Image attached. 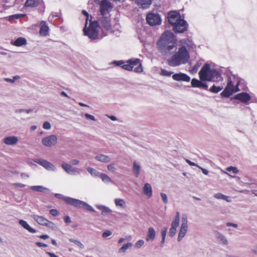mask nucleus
<instances>
[{
	"label": "nucleus",
	"mask_w": 257,
	"mask_h": 257,
	"mask_svg": "<svg viewBox=\"0 0 257 257\" xmlns=\"http://www.w3.org/2000/svg\"><path fill=\"white\" fill-rule=\"evenodd\" d=\"M157 47L159 52L165 56H169L177 49V42L174 34L170 31H165L159 39Z\"/></svg>",
	"instance_id": "nucleus-1"
},
{
	"label": "nucleus",
	"mask_w": 257,
	"mask_h": 257,
	"mask_svg": "<svg viewBox=\"0 0 257 257\" xmlns=\"http://www.w3.org/2000/svg\"><path fill=\"white\" fill-rule=\"evenodd\" d=\"M189 41L188 39H182L180 41V43L182 45L178 51L174 54L168 60V64L172 67H176L187 63L190 59L189 53L186 47L184 45L187 44Z\"/></svg>",
	"instance_id": "nucleus-2"
},
{
	"label": "nucleus",
	"mask_w": 257,
	"mask_h": 257,
	"mask_svg": "<svg viewBox=\"0 0 257 257\" xmlns=\"http://www.w3.org/2000/svg\"><path fill=\"white\" fill-rule=\"evenodd\" d=\"M201 81L217 82L222 80L220 73L215 68H211L210 65L205 63L199 72Z\"/></svg>",
	"instance_id": "nucleus-3"
},
{
	"label": "nucleus",
	"mask_w": 257,
	"mask_h": 257,
	"mask_svg": "<svg viewBox=\"0 0 257 257\" xmlns=\"http://www.w3.org/2000/svg\"><path fill=\"white\" fill-rule=\"evenodd\" d=\"M169 23L172 26L174 31L177 33H183L187 30L188 24L186 21L181 19L180 14L176 11L168 13Z\"/></svg>",
	"instance_id": "nucleus-4"
},
{
	"label": "nucleus",
	"mask_w": 257,
	"mask_h": 257,
	"mask_svg": "<svg viewBox=\"0 0 257 257\" xmlns=\"http://www.w3.org/2000/svg\"><path fill=\"white\" fill-rule=\"evenodd\" d=\"M87 22H85L83 28V33L85 36H87L91 40H96L101 38V34L99 33L100 27L96 21L89 20V26L87 28Z\"/></svg>",
	"instance_id": "nucleus-5"
},
{
	"label": "nucleus",
	"mask_w": 257,
	"mask_h": 257,
	"mask_svg": "<svg viewBox=\"0 0 257 257\" xmlns=\"http://www.w3.org/2000/svg\"><path fill=\"white\" fill-rule=\"evenodd\" d=\"M238 81L234 76L228 77L227 85L224 90L220 93L222 97H229L233 93L239 91Z\"/></svg>",
	"instance_id": "nucleus-6"
},
{
	"label": "nucleus",
	"mask_w": 257,
	"mask_h": 257,
	"mask_svg": "<svg viewBox=\"0 0 257 257\" xmlns=\"http://www.w3.org/2000/svg\"><path fill=\"white\" fill-rule=\"evenodd\" d=\"M65 202L77 208H84L86 210L92 212H95V209L87 203L77 199L69 197L65 198Z\"/></svg>",
	"instance_id": "nucleus-7"
},
{
	"label": "nucleus",
	"mask_w": 257,
	"mask_h": 257,
	"mask_svg": "<svg viewBox=\"0 0 257 257\" xmlns=\"http://www.w3.org/2000/svg\"><path fill=\"white\" fill-rule=\"evenodd\" d=\"M146 22L151 27L160 26L162 23V18L159 14L157 12H150L147 14Z\"/></svg>",
	"instance_id": "nucleus-8"
},
{
	"label": "nucleus",
	"mask_w": 257,
	"mask_h": 257,
	"mask_svg": "<svg viewBox=\"0 0 257 257\" xmlns=\"http://www.w3.org/2000/svg\"><path fill=\"white\" fill-rule=\"evenodd\" d=\"M100 21L103 27L101 37H103L107 35V32L111 30V25L109 18L105 16H102Z\"/></svg>",
	"instance_id": "nucleus-9"
},
{
	"label": "nucleus",
	"mask_w": 257,
	"mask_h": 257,
	"mask_svg": "<svg viewBox=\"0 0 257 257\" xmlns=\"http://www.w3.org/2000/svg\"><path fill=\"white\" fill-rule=\"evenodd\" d=\"M181 227L179 229V232L178 236V241H180L182 240L183 237L186 234L188 230V220L187 218L185 215H183L182 217Z\"/></svg>",
	"instance_id": "nucleus-10"
},
{
	"label": "nucleus",
	"mask_w": 257,
	"mask_h": 257,
	"mask_svg": "<svg viewBox=\"0 0 257 257\" xmlns=\"http://www.w3.org/2000/svg\"><path fill=\"white\" fill-rule=\"evenodd\" d=\"M32 218L39 224L46 226L50 228H53L55 227L54 224L46 219L42 216H39L37 215H33Z\"/></svg>",
	"instance_id": "nucleus-11"
},
{
	"label": "nucleus",
	"mask_w": 257,
	"mask_h": 257,
	"mask_svg": "<svg viewBox=\"0 0 257 257\" xmlns=\"http://www.w3.org/2000/svg\"><path fill=\"white\" fill-rule=\"evenodd\" d=\"M61 167L68 174L71 175H77L80 173L81 169L72 167L70 164L63 162L61 164Z\"/></svg>",
	"instance_id": "nucleus-12"
},
{
	"label": "nucleus",
	"mask_w": 257,
	"mask_h": 257,
	"mask_svg": "<svg viewBox=\"0 0 257 257\" xmlns=\"http://www.w3.org/2000/svg\"><path fill=\"white\" fill-rule=\"evenodd\" d=\"M35 163L43 166L45 169L49 171L55 172L57 168L51 163L42 159H36L34 160Z\"/></svg>",
	"instance_id": "nucleus-13"
},
{
	"label": "nucleus",
	"mask_w": 257,
	"mask_h": 257,
	"mask_svg": "<svg viewBox=\"0 0 257 257\" xmlns=\"http://www.w3.org/2000/svg\"><path fill=\"white\" fill-rule=\"evenodd\" d=\"M57 143V137L56 135H52L44 138L42 140V144L47 147H52Z\"/></svg>",
	"instance_id": "nucleus-14"
},
{
	"label": "nucleus",
	"mask_w": 257,
	"mask_h": 257,
	"mask_svg": "<svg viewBox=\"0 0 257 257\" xmlns=\"http://www.w3.org/2000/svg\"><path fill=\"white\" fill-rule=\"evenodd\" d=\"M111 3L107 0H102L100 3V12L102 16H105L111 9Z\"/></svg>",
	"instance_id": "nucleus-15"
},
{
	"label": "nucleus",
	"mask_w": 257,
	"mask_h": 257,
	"mask_svg": "<svg viewBox=\"0 0 257 257\" xmlns=\"http://www.w3.org/2000/svg\"><path fill=\"white\" fill-rule=\"evenodd\" d=\"M251 96L247 92H241L236 94L233 98L238 100L241 102L245 104H248L249 101L251 100Z\"/></svg>",
	"instance_id": "nucleus-16"
},
{
	"label": "nucleus",
	"mask_w": 257,
	"mask_h": 257,
	"mask_svg": "<svg viewBox=\"0 0 257 257\" xmlns=\"http://www.w3.org/2000/svg\"><path fill=\"white\" fill-rule=\"evenodd\" d=\"M127 63H130L131 66L136 65L139 64V66L134 69V71L137 73L142 72L143 71L142 64L140 60L138 58H132L126 61Z\"/></svg>",
	"instance_id": "nucleus-17"
},
{
	"label": "nucleus",
	"mask_w": 257,
	"mask_h": 257,
	"mask_svg": "<svg viewBox=\"0 0 257 257\" xmlns=\"http://www.w3.org/2000/svg\"><path fill=\"white\" fill-rule=\"evenodd\" d=\"M172 78L175 81H182L185 82H189L190 77L186 74L183 73H176L172 75Z\"/></svg>",
	"instance_id": "nucleus-18"
},
{
	"label": "nucleus",
	"mask_w": 257,
	"mask_h": 257,
	"mask_svg": "<svg viewBox=\"0 0 257 257\" xmlns=\"http://www.w3.org/2000/svg\"><path fill=\"white\" fill-rule=\"evenodd\" d=\"M18 138L15 136H10L5 137L3 140V143L8 146H15L18 142Z\"/></svg>",
	"instance_id": "nucleus-19"
},
{
	"label": "nucleus",
	"mask_w": 257,
	"mask_h": 257,
	"mask_svg": "<svg viewBox=\"0 0 257 257\" xmlns=\"http://www.w3.org/2000/svg\"><path fill=\"white\" fill-rule=\"evenodd\" d=\"M156 236V232L155 229L152 227H149L146 236V240L147 242H152L155 240Z\"/></svg>",
	"instance_id": "nucleus-20"
},
{
	"label": "nucleus",
	"mask_w": 257,
	"mask_h": 257,
	"mask_svg": "<svg viewBox=\"0 0 257 257\" xmlns=\"http://www.w3.org/2000/svg\"><path fill=\"white\" fill-rule=\"evenodd\" d=\"M196 78H193L191 80V86L192 87L203 88L205 90L208 88V85L206 83L202 82Z\"/></svg>",
	"instance_id": "nucleus-21"
},
{
	"label": "nucleus",
	"mask_w": 257,
	"mask_h": 257,
	"mask_svg": "<svg viewBox=\"0 0 257 257\" xmlns=\"http://www.w3.org/2000/svg\"><path fill=\"white\" fill-rule=\"evenodd\" d=\"M41 27L39 31V34L41 36L46 37L48 35L49 28L46 22L42 21L41 23Z\"/></svg>",
	"instance_id": "nucleus-22"
},
{
	"label": "nucleus",
	"mask_w": 257,
	"mask_h": 257,
	"mask_svg": "<svg viewBox=\"0 0 257 257\" xmlns=\"http://www.w3.org/2000/svg\"><path fill=\"white\" fill-rule=\"evenodd\" d=\"M214 233L215 237L219 243L225 245L228 244L227 239L222 234L217 231Z\"/></svg>",
	"instance_id": "nucleus-23"
},
{
	"label": "nucleus",
	"mask_w": 257,
	"mask_h": 257,
	"mask_svg": "<svg viewBox=\"0 0 257 257\" xmlns=\"http://www.w3.org/2000/svg\"><path fill=\"white\" fill-rule=\"evenodd\" d=\"M143 191L144 194L145 196H146L148 198H150L152 196V188L151 185L149 183H146V184H145L143 189Z\"/></svg>",
	"instance_id": "nucleus-24"
},
{
	"label": "nucleus",
	"mask_w": 257,
	"mask_h": 257,
	"mask_svg": "<svg viewBox=\"0 0 257 257\" xmlns=\"http://www.w3.org/2000/svg\"><path fill=\"white\" fill-rule=\"evenodd\" d=\"M95 206L98 210L101 211V214L103 216H107L112 212V210L106 206L103 205H96Z\"/></svg>",
	"instance_id": "nucleus-25"
},
{
	"label": "nucleus",
	"mask_w": 257,
	"mask_h": 257,
	"mask_svg": "<svg viewBox=\"0 0 257 257\" xmlns=\"http://www.w3.org/2000/svg\"><path fill=\"white\" fill-rule=\"evenodd\" d=\"M42 0H26L24 7L26 8H35L38 7Z\"/></svg>",
	"instance_id": "nucleus-26"
},
{
	"label": "nucleus",
	"mask_w": 257,
	"mask_h": 257,
	"mask_svg": "<svg viewBox=\"0 0 257 257\" xmlns=\"http://www.w3.org/2000/svg\"><path fill=\"white\" fill-rule=\"evenodd\" d=\"M30 189L33 191L42 193H49L50 190L42 185L31 186Z\"/></svg>",
	"instance_id": "nucleus-27"
},
{
	"label": "nucleus",
	"mask_w": 257,
	"mask_h": 257,
	"mask_svg": "<svg viewBox=\"0 0 257 257\" xmlns=\"http://www.w3.org/2000/svg\"><path fill=\"white\" fill-rule=\"evenodd\" d=\"M94 159L96 161L102 163H108L111 161V159L108 156L103 154H99L96 156Z\"/></svg>",
	"instance_id": "nucleus-28"
},
{
	"label": "nucleus",
	"mask_w": 257,
	"mask_h": 257,
	"mask_svg": "<svg viewBox=\"0 0 257 257\" xmlns=\"http://www.w3.org/2000/svg\"><path fill=\"white\" fill-rule=\"evenodd\" d=\"M19 223L24 228H25V229H26L27 230H28L29 232H31V233H36V230L33 228L32 227H31L29 225V224L27 222V221L24 220H22V219H20L19 221Z\"/></svg>",
	"instance_id": "nucleus-29"
},
{
	"label": "nucleus",
	"mask_w": 257,
	"mask_h": 257,
	"mask_svg": "<svg viewBox=\"0 0 257 257\" xmlns=\"http://www.w3.org/2000/svg\"><path fill=\"white\" fill-rule=\"evenodd\" d=\"M27 44V40L23 37H19L15 41H12L11 44L17 47H21Z\"/></svg>",
	"instance_id": "nucleus-30"
},
{
	"label": "nucleus",
	"mask_w": 257,
	"mask_h": 257,
	"mask_svg": "<svg viewBox=\"0 0 257 257\" xmlns=\"http://www.w3.org/2000/svg\"><path fill=\"white\" fill-rule=\"evenodd\" d=\"M133 172L136 177H138L141 172L140 164L137 161H134L133 166Z\"/></svg>",
	"instance_id": "nucleus-31"
},
{
	"label": "nucleus",
	"mask_w": 257,
	"mask_h": 257,
	"mask_svg": "<svg viewBox=\"0 0 257 257\" xmlns=\"http://www.w3.org/2000/svg\"><path fill=\"white\" fill-rule=\"evenodd\" d=\"M213 197L217 199L223 200L228 202H230L231 201V197L230 196L225 195L221 193L214 194Z\"/></svg>",
	"instance_id": "nucleus-32"
},
{
	"label": "nucleus",
	"mask_w": 257,
	"mask_h": 257,
	"mask_svg": "<svg viewBox=\"0 0 257 257\" xmlns=\"http://www.w3.org/2000/svg\"><path fill=\"white\" fill-rule=\"evenodd\" d=\"M138 6H141L143 9H147L151 5V0H136Z\"/></svg>",
	"instance_id": "nucleus-33"
},
{
	"label": "nucleus",
	"mask_w": 257,
	"mask_h": 257,
	"mask_svg": "<svg viewBox=\"0 0 257 257\" xmlns=\"http://www.w3.org/2000/svg\"><path fill=\"white\" fill-rule=\"evenodd\" d=\"M114 203L117 207H120L124 209L126 207V203L124 200L120 198H116L114 199Z\"/></svg>",
	"instance_id": "nucleus-34"
},
{
	"label": "nucleus",
	"mask_w": 257,
	"mask_h": 257,
	"mask_svg": "<svg viewBox=\"0 0 257 257\" xmlns=\"http://www.w3.org/2000/svg\"><path fill=\"white\" fill-rule=\"evenodd\" d=\"M179 224H177L176 223L172 222L171 223V227L170 228L169 231V235L170 237L174 236L176 233L177 231V228L178 227Z\"/></svg>",
	"instance_id": "nucleus-35"
},
{
	"label": "nucleus",
	"mask_w": 257,
	"mask_h": 257,
	"mask_svg": "<svg viewBox=\"0 0 257 257\" xmlns=\"http://www.w3.org/2000/svg\"><path fill=\"white\" fill-rule=\"evenodd\" d=\"M87 171L92 177H99L101 174L97 170L90 167L87 168Z\"/></svg>",
	"instance_id": "nucleus-36"
},
{
	"label": "nucleus",
	"mask_w": 257,
	"mask_h": 257,
	"mask_svg": "<svg viewBox=\"0 0 257 257\" xmlns=\"http://www.w3.org/2000/svg\"><path fill=\"white\" fill-rule=\"evenodd\" d=\"M133 246V243L131 242H128L122 245L121 247H120L118 252L119 253H124L126 250Z\"/></svg>",
	"instance_id": "nucleus-37"
},
{
	"label": "nucleus",
	"mask_w": 257,
	"mask_h": 257,
	"mask_svg": "<svg viewBox=\"0 0 257 257\" xmlns=\"http://www.w3.org/2000/svg\"><path fill=\"white\" fill-rule=\"evenodd\" d=\"M99 177L104 183H109L112 182L110 178L104 173H101Z\"/></svg>",
	"instance_id": "nucleus-38"
},
{
	"label": "nucleus",
	"mask_w": 257,
	"mask_h": 257,
	"mask_svg": "<svg viewBox=\"0 0 257 257\" xmlns=\"http://www.w3.org/2000/svg\"><path fill=\"white\" fill-rule=\"evenodd\" d=\"M222 89V86H216L215 85H213L212 87H210L209 91L211 92L217 93L220 91Z\"/></svg>",
	"instance_id": "nucleus-39"
},
{
	"label": "nucleus",
	"mask_w": 257,
	"mask_h": 257,
	"mask_svg": "<svg viewBox=\"0 0 257 257\" xmlns=\"http://www.w3.org/2000/svg\"><path fill=\"white\" fill-rule=\"evenodd\" d=\"M69 240L71 242H73L75 243L76 245L79 247L81 249H83L84 247V245L78 240L73 239V238H69Z\"/></svg>",
	"instance_id": "nucleus-40"
},
{
	"label": "nucleus",
	"mask_w": 257,
	"mask_h": 257,
	"mask_svg": "<svg viewBox=\"0 0 257 257\" xmlns=\"http://www.w3.org/2000/svg\"><path fill=\"white\" fill-rule=\"evenodd\" d=\"M173 72L172 71H167L164 69H161L160 75L163 76H171L173 74Z\"/></svg>",
	"instance_id": "nucleus-41"
},
{
	"label": "nucleus",
	"mask_w": 257,
	"mask_h": 257,
	"mask_svg": "<svg viewBox=\"0 0 257 257\" xmlns=\"http://www.w3.org/2000/svg\"><path fill=\"white\" fill-rule=\"evenodd\" d=\"M121 67L124 69V70H127V71H131L133 70L134 66H131L130 63H127L126 64H123L122 65Z\"/></svg>",
	"instance_id": "nucleus-42"
},
{
	"label": "nucleus",
	"mask_w": 257,
	"mask_h": 257,
	"mask_svg": "<svg viewBox=\"0 0 257 257\" xmlns=\"http://www.w3.org/2000/svg\"><path fill=\"white\" fill-rule=\"evenodd\" d=\"M144 243L145 242L143 239H140L135 243V247L137 248H140L144 245Z\"/></svg>",
	"instance_id": "nucleus-43"
},
{
	"label": "nucleus",
	"mask_w": 257,
	"mask_h": 257,
	"mask_svg": "<svg viewBox=\"0 0 257 257\" xmlns=\"http://www.w3.org/2000/svg\"><path fill=\"white\" fill-rule=\"evenodd\" d=\"M226 170L228 172H232L234 174H237L238 172V171L237 169L233 166H230L226 168Z\"/></svg>",
	"instance_id": "nucleus-44"
},
{
	"label": "nucleus",
	"mask_w": 257,
	"mask_h": 257,
	"mask_svg": "<svg viewBox=\"0 0 257 257\" xmlns=\"http://www.w3.org/2000/svg\"><path fill=\"white\" fill-rule=\"evenodd\" d=\"M160 196L163 203L167 204L168 203V199L167 195L164 193H161Z\"/></svg>",
	"instance_id": "nucleus-45"
},
{
	"label": "nucleus",
	"mask_w": 257,
	"mask_h": 257,
	"mask_svg": "<svg viewBox=\"0 0 257 257\" xmlns=\"http://www.w3.org/2000/svg\"><path fill=\"white\" fill-rule=\"evenodd\" d=\"M201 63L198 62L192 68L191 71L192 73H196L199 68L200 67Z\"/></svg>",
	"instance_id": "nucleus-46"
},
{
	"label": "nucleus",
	"mask_w": 257,
	"mask_h": 257,
	"mask_svg": "<svg viewBox=\"0 0 257 257\" xmlns=\"http://www.w3.org/2000/svg\"><path fill=\"white\" fill-rule=\"evenodd\" d=\"M25 16L24 14H15L10 16V20L11 19H19Z\"/></svg>",
	"instance_id": "nucleus-47"
},
{
	"label": "nucleus",
	"mask_w": 257,
	"mask_h": 257,
	"mask_svg": "<svg viewBox=\"0 0 257 257\" xmlns=\"http://www.w3.org/2000/svg\"><path fill=\"white\" fill-rule=\"evenodd\" d=\"M107 168L111 172L114 173L116 170V168L113 164H109L107 166Z\"/></svg>",
	"instance_id": "nucleus-48"
},
{
	"label": "nucleus",
	"mask_w": 257,
	"mask_h": 257,
	"mask_svg": "<svg viewBox=\"0 0 257 257\" xmlns=\"http://www.w3.org/2000/svg\"><path fill=\"white\" fill-rule=\"evenodd\" d=\"M33 111V109H20L17 110V112L22 113V112H26L27 113H30Z\"/></svg>",
	"instance_id": "nucleus-49"
},
{
	"label": "nucleus",
	"mask_w": 257,
	"mask_h": 257,
	"mask_svg": "<svg viewBox=\"0 0 257 257\" xmlns=\"http://www.w3.org/2000/svg\"><path fill=\"white\" fill-rule=\"evenodd\" d=\"M111 234H112V232L109 230H107L104 231L102 233V236L103 238H106L108 236H110Z\"/></svg>",
	"instance_id": "nucleus-50"
},
{
	"label": "nucleus",
	"mask_w": 257,
	"mask_h": 257,
	"mask_svg": "<svg viewBox=\"0 0 257 257\" xmlns=\"http://www.w3.org/2000/svg\"><path fill=\"white\" fill-rule=\"evenodd\" d=\"M172 222L176 223L177 224H179L180 222V217H179V212H177L176 214L175 217L173 219Z\"/></svg>",
	"instance_id": "nucleus-51"
},
{
	"label": "nucleus",
	"mask_w": 257,
	"mask_h": 257,
	"mask_svg": "<svg viewBox=\"0 0 257 257\" xmlns=\"http://www.w3.org/2000/svg\"><path fill=\"white\" fill-rule=\"evenodd\" d=\"M43 128H44L45 130H49V129H50L51 127V125L50 123L49 122H48V121H45L43 123Z\"/></svg>",
	"instance_id": "nucleus-52"
},
{
	"label": "nucleus",
	"mask_w": 257,
	"mask_h": 257,
	"mask_svg": "<svg viewBox=\"0 0 257 257\" xmlns=\"http://www.w3.org/2000/svg\"><path fill=\"white\" fill-rule=\"evenodd\" d=\"M168 229L167 227L164 228L161 231L162 238H166V234Z\"/></svg>",
	"instance_id": "nucleus-53"
},
{
	"label": "nucleus",
	"mask_w": 257,
	"mask_h": 257,
	"mask_svg": "<svg viewBox=\"0 0 257 257\" xmlns=\"http://www.w3.org/2000/svg\"><path fill=\"white\" fill-rule=\"evenodd\" d=\"M54 196L56 198L58 199H63L65 201V198H69V197L64 196L63 195L59 193H55Z\"/></svg>",
	"instance_id": "nucleus-54"
},
{
	"label": "nucleus",
	"mask_w": 257,
	"mask_h": 257,
	"mask_svg": "<svg viewBox=\"0 0 257 257\" xmlns=\"http://www.w3.org/2000/svg\"><path fill=\"white\" fill-rule=\"evenodd\" d=\"M50 213L53 216H57L59 215V212L54 209H52L50 210Z\"/></svg>",
	"instance_id": "nucleus-55"
},
{
	"label": "nucleus",
	"mask_w": 257,
	"mask_h": 257,
	"mask_svg": "<svg viewBox=\"0 0 257 257\" xmlns=\"http://www.w3.org/2000/svg\"><path fill=\"white\" fill-rule=\"evenodd\" d=\"M124 63V62L123 60L119 61H114L112 62V64H114L116 66H122V64Z\"/></svg>",
	"instance_id": "nucleus-56"
},
{
	"label": "nucleus",
	"mask_w": 257,
	"mask_h": 257,
	"mask_svg": "<svg viewBox=\"0 0 257 257\" xmlns=\"http://www.w3.org/2000/svg\"><path fill=\"white\" fill-rule=\"evenodd\" d=\"M11 185L12 186H14V187H20V188H22V187H24L25 186V184L21 183H12L11 184Z\"/></svg>",
	"instance_id": "nucleus-57"
},
{
	"label": "nucleus",
	"mask_w": 257,
	"mask_h": 257,
	"mask_svg": "<svg viewBox=\"0 0 257 257\" xmlns=\"http://www.w3.org/2000/svg\"><path fill=\"white\" fill-rule=\"evenodd\" d=\"M58 17H59V15L58 13L53 12L51 14V17H49V19L50 21H52L53 19H54L55 18H58Z\"/></svg>",
	"instance_id": "nucleus-58"
},
{
	"label": "nucleus",
	"mask_w": 257,
	"mask_h": 257,
	"mask_svg": "<svg viewBox=\"0 0 257 257\" xmlns=\"http://www.w3.org/2000/svg\"><path fill=\"white\" fill-rule=\"evenodd\" d=\"M85 116L87 119H91V120H93V121H95L96 120V119L95 118L94 116H93V115H92L91 114H89L88 113H85Z\"/></svg>",
	"instance_id": "nucleus-59"
},
{
	"label": "nucleus",
	"mask_w": 257,
	"mask_h": 257,
	"mask_svg": "<svg viewBox=\"0 0 257 257\" xmlns=\"http://www.w3.org/2000/svg\"><path fill=\"white\" fill-rule=\"evenodd\" d=\"M80 163V161L77 159H73L70 161V163L73 165H78Z\"/></svg>",
	"instance_id": "nucleus-60"
},
{
	"label": "nucleus",
	"mask_w": 257,
	"mask_h": 257,
	"mask_svg": "<svg viewBox=\"0 0 257 257\" xmlns=\"http://www.w3.org/2000/svg\"><path fill=\"white\" fill-rule=\"evenodd\" d=\"M186 162L191 166H197L198 167L199 166V165H198L197 164H195L194 162H191L190 160L188 159H186Z\"/></svg>",
	"instance_id": "nucleus-61"
},
{
	"label": "nucleus",
	"mask_w": 257,
	"mask_h": 257,
	"mask_svg": "<svg viewBox=\"0 0 257 257\" xmlns=\"http://www.w3.org/2000/svg\"><path fill=\"white\" fill-rule=\"evenodd\" d=\"M82 14L86 17L85 22H87V23H88L89 17V14L85 10L82 11Z\"/></svg>",
	"instance_id": "nucleus-62"
},
{
	"label": "nucleus",
	"mask_w": 257,
	"mask_h": 257,
	"mask_svg": "<svg viewBox=\"0 0 257 257\" xmlns=\"http://www.w3.org/2000/svg\"><path fill=\"white\" fill-rule=\"evenodd\" d=\"M251 252L257 255V243L251 249Z\"/></svg>",
	"instance_id": "nucleus-63"
},
{
	"label": "nucleus",
	"mask_w": 257,
	"mask_h": 257,
	"mask_svg": "<svg viewBox=\"0 0 257 257\" xmlns=\"http://www.w3.org/2000/svg\"><path fill=\"white\" fill-rule=\"evenodd\" d=\"M198 168L201 170L202 173L204 174V175H207L208 173V171L207 170V169H205L201 167H200V166H198Z\"/></svg>",
	"instance_id": "nucleus-64"
}]
</instances>
